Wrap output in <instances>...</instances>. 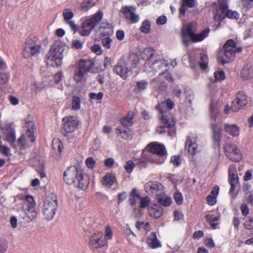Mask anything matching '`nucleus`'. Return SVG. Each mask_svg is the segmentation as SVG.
<instances>
[{"label":"nucleus","mask_w":253,"mask_h":253,"mask_svg":"<svg viewBox=\"0 0 253 253\" xmlns=\"http://www.w3.org/2000/svg\"><path fill=\"white\" fill-rule=\"evenodd\" d=\"M13 209L19 213L20 217L28 222L36 220L38 211L36 208V203L33 196L26 195L17 198L15 200Z\"/></svg>","instance_id":"obj_1"},{"label":"nucleus","mask_w":253,"mask_h":253,"mask_svg":"<svg viewBox=\"0 0 253 253\" xmlns=\"http://www.w3.org/2000/svg\"><path fill=\"white\" fill-rule=\"evenodd\" d=\"M64 179L68 184H74L82 189H85L89 184L87 176H84L82 170L75 166L69 167L64 171Z\"/></svg>","instance_id":"obj_2"},{"label":"nucleus","mask_w":253,"mask_h":253,"mask_svg":"<svg viewBox=\"0 0 253 253\" xmlns=\"http://www.w3.org/2000/svg\"><path fill=\"white\" fill-rule=\"evenodd\" d=\"M229 0H217L212 3V11L215 20H222L225 17L238 20L240 14L236 11L228 9Z\"/></svg>","instance_id":"obj_3"},{"label":"nucleus","mask_w":253,"mask_h":253,"mask_svg":"<svg viewBox=\"0 0 253 253\" xmlns=\"http://www.w3.org/2000/svg\"><path fill=\"white\" fill-rule=\"evenodd\" d=\"M196 29V24L195 23H190L184 25L181 29V36L182 37L183 42L185 46L189 44V37L193 42H199L204 40L209 35L210 30L209 29H205L200 34L195 33Z\"/></svg>","instance_id":"obj_4"},{"label":"nucleus","mask_w":253,"mask_h":253,"mask_svg":"<svg viewBox=\"0 0 253 253\" xmlns=\"http://www.w3.org/2000/svg\"><path fill=\"white\" fill-rule=\"evenodd\" d=\"M67 47L58 42H54L46 56L45 62L48 66L58 67L61 65L63 55Z\"/></svg>","instance_id":"obj_5"},{"label":"nucleus","mask_w":253,"mask_h":253,"mask_svg":"<svg viewBox=\"0 0 253 253\" xmlns=\"http://www.w3.org/2000/svg\"><path fill=\"white\" fill-rule=\"evenodd\" d=\"M174 106V103L170 99H168L165 102H162L159 103L156 106L157 110L160 115L162 122L167 125L168 127H171L174 125V122L171 117L169 114L168 110H171Z\"/></svg>","instance_id":"obj_6"},{"label":"nucleus","mask_w":253,"mask_h":253,"mask_svg":"<svg viewBox=\"0 0 253 253\" xmlns=\"http://www.w3.org/2000/svg\"><path fill=\"white\" fill-rule=\"evenodd\" d=\"M103 14L101 11H97L94 14L90 16L83 23L79 32L83 36H88L93 29L96 27L102 19Z\"/></svg>","instance_id":"obj_7"},{"label":"nucleus","mask_w":253,"mask_h":253,"mask_svg":"<svg viewBox=\"0 0 253 253\" xmlns=\"http://www.w3.org/2000/svg\"><path fill=\"white\" fill-rule=\"evenodd\" d=\"M58 207V202L56 197L54 195L48 196L42 207V213L44 218L47 220L53 219Z\"/></svg>","instance_id":"obj_8"},{"label":"nucleus","mask_w":253,"mask_h":253,"mask_svg":"<svg viewBox=\"0 0 253 253\" xmlns=\"http://www.w3.org/2000/svg\"><path fill=\"white\" fill-rule=\"evenodd\" d=\"M148 152L149 153H152L159 156L158 159L154 160L153 161L157 164H162L165 161V156L167 155V151L165 146L156 142H153L149 143L145 149L143 151L142 155H145V152Z\"/></svg>","instance_id":"obj_9"},{"label":"nucleus","mask_w":253,"mask_h":253,"mask_svg":"<svg viewBox=\"0 0 253 253\" xmlns=\"http://www.w3.org/2000/svg\"><path fill=\"white\" fill-rule=\"evenodd\" d=\"M228 181L230 184L231 187L229 191L231 194L232 197L234 198L236 196V194H234V191L235 189L239 186V177L235 165H231L228 170Z\"/></svg>","instance_id":"obj_10"},{"label":"nucleus","mask_w":253,"mask_h":253,"mask_svg":"<svg viewBox=\"0 0 253 253\" xmlns=\"http://www.w3.org/2000/svg\"><path fill=\"white\" fill-rule=\"evenodd\" d=\"M107 242L104 238V234L102 232H97L92 235L89 239L88 245L92 250H96L105 246Z\"/></svg>","instance_id":"obj_11"},{"label":"nucleus","mask_w":253,"mask_h":253,"mask_svg":"<svg viewBox=\"0 0 253 253\" xmlns=\"http://www.w3.org/2000/svg\"><path fill=\"white\" fill-rule=\"evenodd\" d=\"M62 121L63 122L62 131L65 135L68 133L73 132L78 127V121L74 117L66 116L63 119Z\"/></svg>","instance_id":"obj_12"},{"label":"nucleus","mask_w":253,"mask_h":253,"mask_svg":"<svg viewBox=\"0 0 253 253\" xmlns=\"http://www.w3.org/2000/svg\"><path fill=\"white\" fill-rule=\"evenodd\" d=\"M224 149L226 156L231 161L238 162L242 159V154L235 145L227 143Z\"/></svg>","instance_id":"obj_13"},{"label":"nucleus","mask_w":253,"mask_h":253,"mask_svg":"<svg viewBox=\"0 0 253 253\" xmlns=\"http://www.w3.org/2000/svg\"><path fill=\"white\" fill-rule=\"evenodd\" d=\"M88 71L87 63L83 60H80L78 63V67L75 70L74 79L77 82L84 81L85 79V75Z\"/></svg>","instance_id":"obj_14"},{"label":"nucleus","mask_w":253,"mask_h":253,"mask_svg":"<svg viewBox=\"0 0 253 253\" xmlns=\"http://www.w3.org/2000/svg\"><path fill=\"white\" fill-rule=\"evenodd\" d=\"M34 130L32 127L27 130L26 134L22 135L18 139V143L21 149H23L29 147V142L33 143L35 140L34 135Z\"/></svg>","instance_id":"obj_15"},{"label":"nucleus","mask_w":253,"mask_h":253,"mask_svg":"<svg viewBox=\"0 0 253 253\" xmlns=\"http://www.w3.org/2000/svg\"><path fill=\"white\" fill-rule=\"evenodd\" d=\"M128 63L123 59H120L113 68V71L122 78L126 79L131 69L127 67Z\"/></svg>","instance_id":"obj_16"},{"label":"nucleus","mask_w":253,"mask_h":253,"mask_svg":"<svg viewBox=\"0 0 253 253\" xmlns=\"http://www.w3.org/2000/svg\"><path fill=\"white\" fill-rule=\"evenodd\" d=\"M2 131L4 136L3 139L10 143L12 146L15 147L14 142L16 140V135L12 125L11 124L5 125L2 127Z\"/></svg>","instance_id":"obj_17"},{"label":"nucleus","mask_w":253,"mask_h":253,"mask_svg":"<svg viewBox=\"0 0 253 253\" xmlns=\"http://www.w3.org/2000/svg\"><path fill=\"white\" fill-rule=\"evenodd\" d=\"M168 65V62L164 58L157 59L152 63L150 66V70H147V72L150 76H152L155 75L156 73L166 68Z\"/></svg>","instance_id":"obj_18"},{"label":"nucleus","mask_w":253,"mask_h":253,"mask_svg":"<svg viewBox=\"0 0 253 253\" xmlns=\"http://www.w3.org/2000/svg\"><path fill=\"white\" fill-rule=\"evenodd\" d=\"M41 46L34 42L32 39L28 38L25 42L24 53L29 52L32 56H37L40 52Z\"/></svg>","instance_id":"obj_19"},{"label":"nucleus","mask_w":253,"mask_h":253,"mask_svg":"<svg viewBox=\"0 0 253 253\" xmlns=\"http://www.w3.org/2000/svg\"><path fill=\"white\" fill-rule=\"evenodd\" d=\"M235 54V51L233 49L224 48L223 50L219 51L218 57L221 63L224 64L233 60Z\"/></svg>","instance_id":"obj_20"},{"label":"nucleus","mask_w":253,"mask_h":253,"mask_svg":"<svg viewBox=\"0 0 253 253\" xmlns=\"http://www.w3.org/2000/svg\"><path fill=\"white\" fill-rule=\"evenodd\" d=\"M63 16L64 23L68 25L73 31L76 32L77 26L72 20L74 16L73 10L69 8L64 9L63 11Z\"/></svg>","instance_id":"obj_21"},{"label":"nucleus","mask_w":253,"mask_h":253,"mask_svg":"<svg viewBox=\"0 0 253 253\" xmlns=\"http://www.w3.org/2000/svg\"><path fill=\"white\" fill-rule=\"evenodd\" d=\"M135 8L133 6H127L124 8L125 17L131 23H136L139 20V16L135 13Z\"/></svg>","instance_id":"obj_22"},{"label":"nucleus","mask_w":253,"mask_h":253,"mask_svg":"<svg viewBox=\"0 0 253 253\" xmlns=\"http://www.w3.org/2000/svg\"><path fill=\"white\" fill-rule=\"evenodd\" d=\"M138 54L143 60H148L152 58L156 53V50L152 47L138 46Z\"/></svg>","instance_id":"obj_23"},{"label":"nucleus","mask_w":253,"mask_h":253,"mask_svg":"<svg viewBox=\"0 0 253 253\" xmlns=\"http://www.w3.org/2000/svg\"><path fill=\"white\" fill-rule=\"evenodd\" d=\"M162 187L161 183L157 182L149 181L145 184L144 188L146 193L149 195L156 194L158 195L157 192Z\"/></svg>","instance_id":"obj_24"},{"label":"nucleus","mask_w":253,"mask_h":253,"mask_svg":"<svg viewBox=\"0 0 253 253\" xmlns=\"http://www.w3.org/2000/svg\"><path fill=\"white\" fill-rule=\"evenodd\" d=\"M196 4V0H181L179 8L180 17H184L187 8H193Z\"/></svg>","instance_id":"obj_25"},{"label":"nucleus","mask_w":253,"mask_h":253,"mask_svg":"<svg viewBox=\"0 0 253 253\" xmlns=\"http://www.w3.org/2000/svg\"><path fill=\"white\" fill-rule=\"evenodd\" d=\"M186 146L188 148L189 153L192 155H195L199 151V148L196 143V139L193 136L188 137L186 142Z\"/></svg>","instance_id":"obj_26"},{"label":"nucleus","mask_w":253,"mask_h":253,"mask_svg":"<svg viewBox=\"0 0 253 253\" xmlns=\"http://www.w3.org/2000/svg\"><path fill=\"white\" fill-rule=\"evenodd\" d=\"M147 243L152 249H156L161 247V243L157 238L156 233L152 232L147 238Z\"/></svg>","instance_id":"obj_27"},{"label":"nucleus","mask_w":253,"mask_h":253,"mask_svg":"<svg viewBox=\"0 0 253 253\" xmlns=\"http://www.w3.org/2000/svg\"><path fill=\"white\" fill-rule=\"evenodd\" d=\"M97 32L101 36L100 38L109 37L113 34L112 26L109 24H103L99 27Z\"/></svg>","instance_id":"obj_28"},{"label":"nucleus","mask_w":253,"mask_h":253,"mask_svg":"<svg viewBox=\"0 0 253 253\" xmlns=\"http://www.w3.org/2000/svg\"><path fill=\"white\" fill-rule=\"evenodd\" d=\"M149 215L154 218H158L163 213V209L158 205H154L148 209Z\"/></svg>","instance_id":"obj_29"},{"label":"nucleus","mask_w":253,"mask_h":253,"mask_svg":"<svg viewBox=\"0 0 253 253\" xmlns=\"http://www.w3.org/2000/svg\"><path fill=\"white\" fill-rule=\"evenodd\" d=\"M219 188L218 186H215L212 189L211 194L207 197V200L209 205L213 206L216 202V197L219 192Z\"/></svg>","instance_id":"obj_30"},{"label":"nucleus","mask_w":253,"mask_h":253,"mask_svg":"<svg viewBox=\"0 0 253 253\" xmlns=\"http://www.w3.org/2000/svg\"><path fill=\"white\" fill-rule=\"evenodd\" d=\"M224 130L233 136H237L239 134V128L235 125L225 124Z\"/></svg>","instance_id":"obj_31"},{"label":"nucleus","mask_w":253,"mask_h":253,"mask_svg":"<svg viewBox=\"0 0 253 253\" xmlns=\"http://www.w3.org/2000/svg\"><path fill=\"white\" fill-rule=\"evenodd\" d=\"M116 180V176L114 174L107 173L103 178L102 184L105 186L111 187Z\"/></svg>","instance_id":"obj_32"},{"label":"nucleus","mask_w":253,"mask_h":253,"mask_svg":"<svg viewBox=\"0 0 253 253\" xmlns=\"http://www.w3.org/2000/svg\"><path fill=\"white\" fill-rule=\"evenodd\" d=\"M116 133L121 138L127 139L130 134V131L128 128L118 126L116 128Z\"/></svg>","instance_id":"obj_33"},{"label":"nucleus","mask_w":253,"mask_h":253,"mask_svg":"<svg viewBox=\"0 0 253 253\" xmlns=\"http://www.w3.org/2000/svg\"><path fill=\"white\" fill-rule=\"evenodd\" d=\"M140 59L139 55L135 53H131L129 55L128 59L126 62L131 65V68H135L139 63Z\"/></svg>","instance_id":"obj_34"},{"label":"nucleus","mask_w":253,"mask_h":253,"mask_svg":"<svg viewBox=\"0 0 253 253\" xmlns=\"http://www.w3.org/2000/svg\"><path fill=\"white\" fill-rule=\"evenodd\" d=\"M164 79L169 82H173V78L172 75L169 73H160L158 77L154 79V81L160 82V83H164Z\"/></svg>","instance_id":"obj_35"},{"label":"nucleus","mask_w":253,"mask_h":253,"mask_svg":"<svg viewBox=\"0 0 253 253\" xmlns=\"http://www.w3.org/2000/svg\"><path fill=\"white\" fill-rule=\"evenodd\" d=\"M211 127L213 131V139L218 143L221 140L220 128L216 124H212Z\"/></svg>","instance_id":"obj_36"},{"label":"nucleus","mask_w":253,"mask_h":253,"mask_svg":"<svg viewBox=\"0 0 253 253\" xmlns=\"http://www.w3.org/2000/svg\"><path fill=\"white\" fill-rule=\"evenodd\" d=\"M237 101L240 105V107H244L247 104V97L244 92L238 91L236 98L234 99Z\"/></svg>","instance_id":"obj_37"},{"label":"nucleus","mask_w":253,"mask_h":253,"mask_svg":"<svg viewBox=\"0 0 253 253\" xmlns=\"http://www.w3.org/2000/svg\"><path fill=\"white\" fill-rule=\"evenodd\" d=\"M134 117V114L132 112L128 113L127 115L121 120V124L124 126H128L132 125V120Z\"/></svg>","instance_id":"obj_38"},{"label":"nucleus","mask_w":253,"mask_h":253,"mask_svg":"<svg viewBox=\"0 0 253 253\" xmlns=\"http://www.w3.org/2000/svg\"><path fill=\"white\" fill-rule=\"evenodd\" d=\"M98 0H84L81 5L82 10L86 11L91 7H93Z\"/></svg>","instance_id":"obj_39"},{"label":"nucleus","mask_w":253,"mask_h":253,"mask_svg":"<svg viewBox=\"0 0 253 253\" xmlns=\"http://www.w3.org/2000/svg\"><path fill=\"white\" fill-rule=\"evenodd\" d=\"M81 100L79 97L73 96L72 100V110L74 111L79 110L81 108Z\"/></svg>","instance_id":"obj_40"},{"label":"nucleus","mask_w":253,"mask_h":253,"mask_svg":"<svg viewBox=\"0 0 253 253\" xmlns=\"http://www.w3.org/2000/svg\"><path fill=\"white\" fill-rule=\"evenodd\" d=\"M206 220L209 222L211 226L213 229H215L216 225L218 224L216 221H218L219 217L217 216H213L212 214H208L206 215Z\"/></svg>","instance_id":"obj_41"},{"label":"nucleus","mask_w":253,"mask_h":253,"mask_svg":"<svg viewBox=\"0 0 253 253\" xmlns=\"http://www.w3.org/2000/svg\"><path fill=\"white\" fill-rule=\"evenodd\" d=\"M101 42L102 45L105 48L110 49L112 48L113 40L110 37L101 38Z\"/></svg>","instance_id":"obj_42"},{"label":"nucleus","mask_w":253,"mask_h":253,"mask_svg":"<svg viewBox=\"0 0 253 253\" xmlns=\"http://www.w3.org/2000/svg\"><path fill=\"white\" fill-rule=\"evenodd\" d=\"M159 203L165 207H169L171 203V199L169 197L162 196L158 198Z\"/></svg>","instance_id":"obj_43"},{"label":"nucleus","mask_w":253,"mask_h":253,"mask_svg":"<svg viewBox=\"0 0 253 253\" xmlns=\"http://www.w3.org/2000/svg\"><path fill=\"white\" fill-rule=\"evenodd\" d=\"M140 31L144 34H148L150 31V23L148 20H144L140 27Z\"/></svg>","instance_id":"obj_44"},{"label":"nucleus","mask_w":253,"mask_h":253,"mask_svg":"<svg viewBox=\"0 0 253 253\" xmlns=\"http://www.w3.org/2000/svg\"><path fill=\"white\" fill-rule=\"evenodd\" d=\"M201 61L199 63L201 68L205 70L207 68L208 62V56L206 54H203L200 56Z\"/></svg>","instance_id":"obj_45"},{"label":"nucleus","mask_w":253,"mask_h":253,"mask_svg":"<svg viewBox=\"0 0 253 253\" xmlns=\"http://www.w3.org/2000/svg\"><path fill=\"white\" fill-rule=\"evenodd\" d=\"M175 202L177 205H181L183 202V198L182 194L179 192L176 191L173 195Z\"/></svg>","instance_id":"obj_46"},{"label":"nucleus","mask_w":253,"mask_h":253,"mask_svg":"<svg viewBox=\"0 0 253 253\" xmlns=\"http://www.w3.org/2000/svg\"><path fill=\"white\" fill-rule=\"evenodd\" d=\"M214 77L216 81L224 80L225 78V75L223 71H217L214 73Z\"/></svg>","instance_id":"obj_47"},{"label":"nucleus","mask_w":253,"mask_h":253,"mask_svg":"<svg viewBox=\"0 0 253 253\" xmlns=\"http://www.w3.org/2000/svg\"><path fill=\"white\" fill-rule=\"evenodd\" d=\"M140 205L139 206V207L141 208H145L147 207L150 203V199L148 197H145L141 198L140 197Z\"/></svg>","instance_id":"obj_48"},{"label":"nucleus","mask_w":253,"mask_h":253,"mask_svg":"<svg viewBox=\"0 0 253 253\" xmlns=\"http://www.w3.org/2000/svg\"><path fill=\"white\" fill-rule=\"evenodd\" d=\"M218 111V105L217 101L212 100L210 105V111L212 114H215Z\"/></svg>","instance_id":"obj_49"},{"label":"nucleus","mask_w":253,"mask_h":253,"mask_svg":"<svg viewBox=\"0 0 253 253\" xmlns=\"http://www.w3.org/2000/svg\"><path fill=\"white\" fill-rule=\"evenodd\" d=\"M185 93L186 101H187L190 104H191L194 98V95L193 91L191 90H187L185 91Z\"/></svg>","instance_id":"obj_50"},{"label":"nucleus","mask_w":253,"mask_h":253,"mask_svg":"<svg viewBox=\"0 0 253 253\" xmlns=\"http://www.w3.org/2000/svg\"><path fill=\"white\" fill-rule=\"evenodd\" d=\"M241 76L244 80L251 78L252 77L250 70L247 68H243L241 73Z\"/></svg>","instance_id":"obj_51"},{"label":"nucleus","mask_w":253,"mask_h":253,"mask_svg":"<svg viewBox=\"0 0 253 253\" xmlns=\"http://www.w3.org/2000/svg\"><path fill=\"white\" fill-rule=\"evenodd\" d=\"M91 51L97 55H101L102 53L103 50L101 46L98 44H94L91 47Z\"/></svg>","instance_id":"obj_52"},{"label":"nucleus","mask_w":253,"mask_h":253,"mask_svg":"<svg viewBox=\"0 0 253 253\" xmlns=\"http://www.w3.org/2000/svg\"><path fill=\"white\" fill-rule=\"evenodd\" d=\"M134 167L135 164L132 161H128L126 163L124 166V168L128 173H130L132 171Z\"/></svg>","instance_id":"obj_53"},{"label":"nucleus","mask_w":253,"mask_h":253,"mask_svg":"<svg viewBox=\"0 0 253 253\" xmlns=\"http://www.w3.org/2000/svg\"><path fill=\"white\" fill-rule=\"evenodd\" d=\"M0 152L6 157L11 156L10 148L4 145L0 146Z\"/></svg>","instance_id":"obj_54"},{"label":"nucleus","mask_w":253,"mask_h":253,"mask_svg":"<svg viewBox=\"0 0 253 253\" xmlns=\"http://www.w3.org/2000/svg\"><path fill=\"white\" fill-rule=\"evenodd\" d=\"M137 87L139 91H143L146 89L148 86V83L144 81L137 82L136 83Z\"/></svg>","instance_id":"obj_55"},{"label":"nucleus","mask_w":253,"mask_h":253,"mask_svg":"<svg viewBox=\"0 0 253 253\" xmlns=\"http://www.w3.org/2000/svg\"><path fill=\"white\" fill-rule=\"evenodd\" d=\"M113 233L110 227L107 225L105 227V235H104V238L107 241L108 240L111 239L112 237Z\"/></svg>","instance_id":"obj_56"},{"label":"nucleus","mask_w":253,"mask_h":253,"mask_svg":"<svg viewBox=\"0 0 253 253\" xmlns=\"http://www.w3.org/2000/svg\"><path fill=\"white\" fill-rule=\"evenodd\" d=\"M245 227L247 229H251L253 228V219L252 217L247 218L244 223Z\"/></svg>","instance_id":"obj_57"},{"label":"nucleus","mask_w":253,"mask_h":253,"mask_svg":"<svg viewBox=\"0 0 253 253\" xmlns=\"http://www.w3.org/2000/svg\"><path fill=\"white\" fill-rule=\"evenodd\" d=\"M236 43L233 40H228L224 44L223 48L233 49L235 48Z\"/></svg>","instance_id":"obj_58"},{"label":"nucleus","mask_w":253,"mask_h":253,"mask_svg":"<svg viewBox=\"0 0 253 253\" xmlns=\"http://www.w3.org/2000/svg\"><path fill=\"white\" fill-rule=\"evenodd\" d=\"M95 163V160L91 157L87 158L85 161L86 165L89 169H92Z\"/></svg>","instance_id":"obj_59"},{"label":"nucleus","mask_w":253,"mask_h":253,"mask_svg":"<svg viewBox=\"0 0 253 253\" xmlns=\"http://www.w3.org/2000/svg\"><path fill=\"white\" fill-rule=\"evenodd\" d=\"M242 108V107H240L239 103L236 100H234L232 101L231 109L233 112H237Z\"/></svg>","instance_id":"obj_60"},{"label":"nucleus","mask_w":253,"mask_h":253,"mask_svg":"<svg viewBox=\"0 0 253 253\" xmlns=\"http://www.w3.org/2000/svg\"><path fill=\"white\" fill-rule=\"evenodd\" d=\"M103 96L102 92H99L98 93L91 92L89 94V97L92 99L101 100Z\"/></svg>","instance_id":"obj_61"},{"label":"nucleus","mask_w":253,"mask_h":253,"mask_svg":"<svg viewBox=\"0 0 253 253\" xmlns=\"http://www.w3.org/2000/svg\"><path fill=\"white\" fill-rule=\"evenodd\" d=\"M242 214L244 216H247L249 213V209L248 206L245 204H242L240 207Z\"/></svg>","instance_id":"obj_62"},{"label":"nucleus","mask_w":253,"mask_h":253,"mask_svg":"<svg viewBox=\"0 0 253 253\" xmlns=\"http://www.w3.org/2000/svg\"><path fill=\"white\" fill-rule=\"evenodd\" d=\"M171 163L176 167L178 166L180 164V157L178 156H173L171 158Z\"/></svg>","instance_id":"obj_63"},{"label":"nucleus","mask_w":253,"mask_h":253,"mask_svg":"<svg viewBox=\"0 0 253 253\" xmlns=\"http://www.w3.org/2000/svg\"><path fill=\"white\" fill-rule=\"evenodd\" d=\"M9 80V75L5 73L0 74V83L1 84H5Z\"/></svg>","instance_id":"obj_64"}]
</instances>
